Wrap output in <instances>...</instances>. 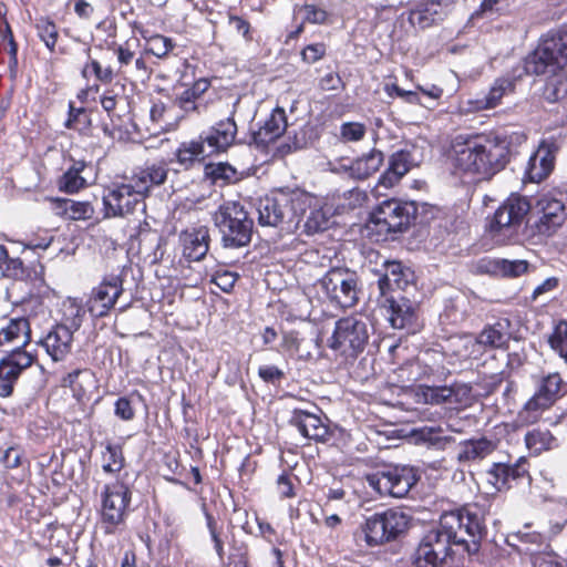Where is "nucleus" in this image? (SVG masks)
Segmentation results:
<instances>
[{
  "mask_svg": "<svg viewBox=\"0 0 567 567\" xmlns=\"http://www.w3.org/2000/svg\"><path fill=\"white\" fill-rule=\"evenodd\" d=\"M319 286L329 302L341 309L355 307L360 300V280L354 271L348 268L329 269L319 280Z\"/></svg>",
  "mask_w": 567,
  "mask_h": 567,
  "instance_id": "9d476101",
  "label": "nucleus"
},
{
  "mask_svg": "<svg viewBox=\"0 0 567 567\" xmlns=\"http://www.w3.org/2000/svg\"><path fill=\"white\" fill-rule=\"evenodd\" d=\"M549 406L543 399L534 393L517 412L516 423L518 426H529L537 423L543 413L549 410Z\"/></svg>",
  "mask_w": 567,
  "mask_h": 567,
  "instance_id": "8fccbe9b",
  "label": "nucleus"
},
{
  "mask_svg": "<svg viewBox=\"0 0 567 567\" xmlns=\"http://www.w3.org/2000/svg\"><path fill=\"white\" fill-rule=\"evenodd\" d=\"M89 399H84L83 401L73 400L63 412L64 420L70 424H81L84 420L91 419L93 408L89 406Z\"/></svg>",
  "mask_w": 567,
  "mask_h": 567,
  "instance_id": "4d7b16f0",
  "label": "nucleus"
},
{
  "mask_svg": "<svg viewBox=\"0 0 567 567\" xmlns=\"http://www.w3.org/2000/svg\"><path fill=\"white\" fill-rule=\"evenodd\" d=\"M126 465L124 447L121 443L107 442L101 452V467L104 473L117 475Z\"/></svg>",
  "mask_w": 567,
  "mask_h": 567,
  "instance_id": "09e8293b",
  "label": "nucleus"
},
{
  "mask_svg": "<svg viewBox=\"0 0 567 567\" xmlns=\"http://www.w3.org/2000/svg\"><path fill=\"white\" fill-rule=\"evenodd\" d=\"M452 0H423L409 12V21L419 29L431 28L447 16Z\"/></svg>",
  "mask_w": 567,
  "mask_h": 567,
  "instance_id": "c85d7f7f",
  "label": "nucleus"
},
{
  "mask_svg": "<svg viewBox=\"0 0 567 567\" xmlns=\"http://www.w3.org/2000/svg\"><path fill=\"white\" fill-rule=\"evenodd\" d=\"M29 488V480L16 478L14 476L8 477L3 492L7 507L21 509L23 505H28V499L31 498Z\"/></svg>",
  "mask_w": 567,
  "mask_h": 567,
  "instance_id": "49530a36",
  "label": "nucleus"
},
{
  "mask_svg": "<svg viewBox=\"0 0 567 567\" xmlns=\"http://www.w3.org/2000/svg\"><path fill=\"white\" fill-rule=\"evenodd\" d=\"M384 268V274L378 279L380 298H389L391 295L398 296V293H403L409 286L414 285V271L401 261H385Z\"/></svg>",
  "mask_w": 567,
  "mask_h": 567,
  "instance_id": "b1692460",
  "label": "nucleus"
},
{
  "mask_svg": "<svg viewBox=\"0 0 567 567\" xmlns=\"http://www.w3.org/2000/svg\"><path fill=\"white\" fill-rule=\"evenodd\" d=\"M534 213L537 216L535 223L537 231L546 236L556 233L567 219V209L564 202L550 194H544L536 199Z\"/></svg>",
  "mask_w": 567,
  "mask_h": 567,
  "instance_id": "aec40b11",
  "label": "nucleus"
},
{
  "mask_svg": "<svg viewBox=\"0 0 567 567\" xmlns=\"http://www.w3.org/2000/svg\"><path fill=\"white\" fill-rule=\"evenodd\" d=\"M174 156L185 169L193 167L196 162L210 157L199 135L197 138L182 142L174 152Z\"/></svg>",
  "mask_w": 567,
  "mask_h": 567,
  "instance_id": "c03bdc74",
  "label": "nucleus"
},
{
  "mask_svg": "<svg viewBox=\"0 0 567 567\" xmlns=\"http://www.w3.org/2000/svg\"><path fill=\"white\" fill-rule=\"evenodd\" d=\"M557 152L555 141L543 140L527 162L524 179L530 183L545 181L554 171Z\"/></svg>",
  "mask_w": 567,
  "mask_h": 567,
  "instance_id": "393cba45",
  "label": "nucleus"
},
{
  "mask_svg": "<svg viewBox=\"0 0 567 567\" xmlns=\"http://www.w3.org/2000/svg\"><path fill=\"white\" fill-rule=\"evenodd\" d=\"M411 559L414 567H437L443 564L437 553H435L423 538L414 550Z\"/></svg>",
  "mask_w": 567,
  "mask_h": 567,
  "instance_id": "13d9d810",
  "label": "nucleus"
},
{
  "mask_svg": "<svg viewBox=\"0 0 567 567\" xmlns=\"http://www.w3.org/2000/svg\"><path fill=\"white\" fill-rule=\"evenodd\" d=\"M497 449V443L485 436L460 442L456 460L461 464L480 462Z\"/></svg>",
  "mask_w": 567,
  "mask_h": 567,
  "instance_id": "4c0bfd02",
  "label": "nucleus"
},
{
  "mask_svg": "<svg viewBox=\"0 0 567 567\" xmlns=\"http://www.w3.org/2000/svg\"><path fill=\"white\" fill-rule=\"evenodd\" d=\"M70 165L55 179L59 192L75 195L89 187L90 183L83 176L90 163L85 159H76L72 156L69 158Z\"/></svg>",
  "mask_w": 567,
  "mask_h": 567,
  "instance_id": "2f4dec72",
  "label": "nucleus"
},
{
  "mask_svg": "<svg viewBox=\"0 0 567 567\" xmlns=\"http://www.w3.org/2000/svg\"><path fill=\"white\" fill-rule=\"evenodd\" d=\"M69 209L66 215V220L80 221V220H89L93 218L95 214L94 206L89 200H75L69 198Z\"/></svg>",
  "mask_w": 567,
  "mask_h": 567,
  "instance_id": "bf43d9fd",
  "label": "nucleus"
},
{
  "mask_svg": "<svg viewBox=\"0 0 567 567\" xmlns=\"http://www.w3.org/2000/svg\"><path fill=\"white\" fill-rule=\"evenodd\" d=\"M141 39L131 37L121 43L112 41L109 47L116 58L117 73L125 76L131 72L133 79L142 83L150 81L153 75V68L148 64L144 49L138 51Z\"/></svg>",
  "mask_w": 567,
  "mask_h": 567,
  "instance_id": "ddd939ff",
  "label": "nucleus"
},
{
  "mask_svg": "<svg viewBox=\"0 0 567 567\" xmlns=\"http://www.w3.org/2000/svg\"><path fill=\"white\" fill-rule=\"evenodd\" d=\"M535 393L549 406H554L567 394V383L560 373L551 372L539 379Z\"/></svg>",
  "mask_w": 567,
  "mask_h": 567,
  "instance_id": "a19ab883",
  "label": "nucleus"
},
{
  "mask_svg": "<svg viewBox=\"0 0 567 567\" xmlns=\"http://www.w3.org/2000/svg\"><path fill=\"white\" fill-rule=\"evenodd\" d=\"M84 309L75 301L63 303L61 321L58 324H63L72 332H75L82 324L84 317Z\"/></svg>",
  "mask_w": 567,
  "mask_h": 567,
  "instance_id": "6e6d98bb",
  "label": "nucleus"
},
{
  "mask_svg": "<svg viewBox=\"0 0 567 567\" xmlns=\"http://www.w3.org/2000/svg\"><path fill=\"white\" fill-rule=\"evenodd\" d=\"M383 162V153L373 148L368 154L354 159L350 165V171L355 178L365 179L377 173Z\"/></svg>",
  "mask_w": 567,
  "mask_h": 567,
  "instance_id": "de8ad7c7",
  "label": "nucleus"
},
{
  "mask_svg": "<svg viewBox=\"0 0 567 567\" xmlns=\"http://www.w3.org/2000/svg\"><path fill=\"white\" fill-rule=\"evenodd\" d=\"M486 514V505L477 502L444 512L440 517L439 526L429 530L423 539L437 553L443 563L453 556V546L462 547L470 555L476 554L480 550L481 540L487 534Z\"/></svg>",
  "mask_w": 567,
  "mask_h": 567,
  "instance_id": "f03ea898",
  "label": "nucleus"
},
{
  "mask_svg": "<svg viewBox=\"0 0 567 567\" xmlns=\"http://www.w3.org/2000/svg\"><path fill=\"white\" fill-rule=\"evenodd\" d=\"M524 443L532 456H539L559 447V440L544 427H535L524 435Z\"/></svg>",
  "mask_w": 567,
  "mask_h": 567,
  "instance_id": "79ce46f5",
  "label": "nucleus"
},
{
  "mask_svg": "<svg viewBox=\"0 0 567 567\" xmlns=\"http://www.w3.org/2000/svg\"><path fill=\"white\" fill-rule=\"evenodd\" d=\"M228 564L233 567H248V546L233 536L229 543Z\"/></svg>",
  "mask_w": 567,
  "mask_h": 567,
  "instance_id": "69168bd1",
  "label": "nucleus"
},
{
  "mask_svg": "<svg viewBox=\"0 0 567 567\" xmlns=\"http://www.w3.org/2000/svg\"><path fill=\"white\" fill-rule=\"evenodd\" d=\"M128 25L132 31L134 33H138L141 39L144 41L143 49L145 56L153 55L159 61H165L177 45L173 38L162 33L152 32L141 21H131Z\"/></svg>",
  "mask_w": 567,
  "mask_h": 567,
  "instance_id": "cd10ccee",
  "label": "nucleus"
},
{
  "mask_svg": "<svg viewBox=\"0 0 567 567\" xmlns=\"http://www.w3.org/2000/svg\"><path fill=\"white\" fill-rule=\"evenodd\" d=\"M567 65V31L548 33L538 47L526 58L528 74L546 76L543 96L555 103L567 95V79L563 73Z\"/></svg>",
  "mask_w": 567,
  "mask_h": 567,
  "instance_id": "7ed1b4c3",
  "label": "nucleus"
},
{
  "mask_svg": "<svg viewBox=\"0 0 567 567\" xmlns=\"http://www.w3.org/2000/svg\"><path fill=\"white\" fill-rule=\"evenodd\" d=\"M532 204L527 197L511 194L486 219V233L499 244H508L517 239Z\"/></svg>",
  "mask_w": 567,
  "mask_h": 567,
  "instance_id": "423d86ee",
  "label": "nucleus"
},
{
  "mask_svg": "<svg viewBox=\"0 0 567 567\" xmlns=\"http://www.w3.org/2000/svg\"><path fill=\"white\" fill-rule=\"evenodd\" d=\"M370 338L368 323L357 316L337 320L334 330L328 339V347L342 358L344 363H352L364 351Z\"/></svg>",
  "mask_w": 567,
  "mask_h": 567,
  "instance_id": "6e6552de",
  "label": "nucleus"
},
{
  "mask_svg": "<svg viewBox=\"0 0 567 567\" xmlns=\"http://www.w3.org/2000/svg\"><path fill=\"white\" fill-rule=\"evenodd\" d=\"M308 200L307 196L297 197H269L266 196L259 199L258 203V223L261 226L277 227L284 223L288 206L297 215L305 213V205Z\"/></svg>",
  "mask_w": 567,
  "mask_h": 567,
  "instance_id": "a211bd4d",
  "label": "nucleus"
},
{
  "mask_svg": "<svg viewBox=\"0 0 567 567\" xmlns=\"http://www.w3.org/2000/svg\"><path fill=\"white\" fill-rule=\"evenodd\" d=\"M204 173L213 184L223 185L236 181L237 175L236 168L226 162L206 164Z\"/></svg>",
  "mask_w": 567,
  "mask_h": 567,
  "instance_id": "864d4df0",
  "label": "nucleus"
},
{
  "mask_svg": "<svg viewBox=\"0 0 567 567\" xmlns=\"http://www.w3.org/2000/svg\"><path fill=\"white\" fill-rule=\"evenodd\" d=\"M178 241L182 247V256L188 262L203 260L210 247L209 228L204 225L188 227L178 235Z\"/></svg>",
  "mask_w": 567,
  "mask_h": 567,
  "instance_id": "a878e982",
  "label": "nucleus"
},
{
  "mask_svg": "<svg viewBox=\"0 0 567 567\" xmlns=\"http://www.w3.org/2000/svg\"><path fill=\"white\" fill-rule=\"evenodd\" d=\"M380 305L389 312V321L395 329H413L417 313L414 303L403 293L379 298Z\"/></svg>",
  "mask_w": 567,
  "mask_h": 567,
  "instance_id": "bb28decb",
  "label": "nucleus"
},
{
  "mask_svg": "<svg viewBox=\"0 0 567 567\" xmlns=\"http://www.w3.org/2000/svg\"><path fill=\"white\" fill-rule=\"evenodd\" d=\"M287 126L288 122L285 109L276 106L258 131L254 132L252 141L257 146L266 147L281 137Z\"/></svg>",
  "mask_w": 567,
  "mask_h": 567,
  "instance_id": "473e14b6",
  "label": "nucleus"
},
{
  "mask_svg": "<svg viewBox=\"0 0 567 567\" xmlns=\"http://www.w3.org/2000/svg\"><path fill=\"white\" fill-rule=\"evenodd\" d=\"M505 379V371H501L488 375L484 374L476 382V386L480 389L481 395L489 396L491 394L497 391V389L501 386Z\"/></svg>",
  "mask_w": 567,
  "mask_h": 567,
  "instance_id": "338daca9",
  "label": "nucleus"
},
{
  "mask_svg": "<svg viewBox=\"0 0 567 567\" xmlns=\"http://www.w3.org/2000/svg\"><path fill=\"white\" fill-rule=\"evenodd\" d=\"M365 134L367 126L360 122H344L340 126V138L343 142H359Z\"/></svg>",
  "mask_w": 567,
  "mask_h": 567,
  "instance_id": "774afa93",
  "label": "nucleus"
},
{
  "mask_svg": "<svg viewBox=\"0 0 567 567\" xmlns=\"http://www.w3.org/2000/svg\"><path fill=\"white\" fill-rule=\"evenodd\" d=\"M238 126L233 115L215 122L199 133L210 156L226 153L236 144Z\"/></svg>",
  "mask_w": 567,
  "mask_h": 567,
  "instance_id": "412c9836",
  "label": "nucleus"
},
{
  "mask_svg": "<svg viewBox=\"0 0 567 567\" xmlns=\"http://www.w3.org/2000/svg\"><path fill=\"white\" fill-rule=\"evenodd\" d=\"M42 537L47 540L45 548L49 553H54V550L63 551L65 546L73 547L58 523L47 524L42 530Z\"/></svg>",
  "mask_w": 567,
  "mask_h": 567,
  "instance_id": "603ef678",
  "label": "nucleus"
},
{
  "mask_svg": "<svg viewBox=\"0 0 567 567\" xmlns=\"http://www.w3.org/2000/svg\"><path fill=\"white\" fill-rule=\"evenodd\" d=\"M487 481L497 492H507L524 481L530 483V463L527 456H519L514 463L494 462L486 472Z\"/></svg>",
  "mask_w": 567,
  "mask_h": 567,
  "instance_id": "dca6fc26",
  "label": "nucleus"
},
{
  "mask_svg": "<svg viewBox=\"0 0 567 567\" xmlns=\"http://www.w3.org/2000/svg\"><path fill=\"white\" fill-rule=\"evenodd\" d=\"M146 197L127 174L116 176L105 186L102 202L106 218H124L134 214Z\"/></svg>",
  "mask_w": 567,
  "mask_h": 567,
  "instance_id": "1a4fd4ad",
  "label": "nucleus"
},
{
  "mask_svg": "<svg viewBox=\"0 0 567 567\" xmlns=\"http://www.w3.org/2000/svg\"><path fill=\"white\" fill-rule=\"evenodd\" d=\"M38 360L37 352H7L0 359V398L13 394L22 373Z\"/></svg>",
  "mask_w": 567,
  "mask_h": 567,
  "instance_id": "6ab92c4d",
  "label": "nucleus"
},
{
  "mask_svg": "<svg viewBox=\"0 0 567 567\" xmlns=\"http://www.w3.org/2000/svg\"><path fill=\"white\" fill-rule=\"evenodd\" d=\"M419 476L413 467L386 466L368 476V483L382 496L402 498L416 484Z\"/></svg>",
  "mask_w": 567,
  "mask_h": 567,
  "instance_id": "4468645a",
  "label": "nucleus"
},
{
  "mask_svg": "<svg viewBox=\"0 0 567 567\" xmlns=\"http://www.w3.org/2000/svg\"><path fill=\"white\" fill-rule=\"evenodd\" d=\"M289 424L296 427L299 433L317 443L329 445H347L350 441V434L339 426H330L319 415L301 409H295Z\"/></svg>",
  "mask_w": 567,
  "mask_h": 567,
  "instance_id": "f8f14e48",
  "label": "nucleus"
},
{
  "mask_svg": "<svg viewBox=\"0 0 567 567\" xmlns=\"http://www.w3.org/2000/svg\"><path fill=\"white\" fill-rule=\"evenodd\" d=\"M417 216V207L413 202L395 198L380 203L370 214L367 229L370 234L386 237L392 233L406 231Z\"/></svg>",
  "mask_w": 567,
  "mask_h": 567,
  "instance_id": "0eeeda50",
  "label": "nucleus"
},
{
  "mask_svg": "<svg viewBox=\"0 0 567 567\" xmlns=\"http://www.w3.org/2000/svg\"><path fill=\"white\" fill-rule=\"evenodd\" d=\"M309 343L297 330L282 331L278 352L292 360L309 361L312 359Z\"/></svg>",
  "mask_w": 567,
  "mask_h": 567,
  "instance_id": "58836bf2",
  "label": "nucleus"
},
{
  "mask_svg": "<svg viewBox=\"0 0 567 567\" xmlns=\"http://www.w3.org/2000/svg\"><path fill=\"white\" fill-rule=\"evenodd\" d=\"M124 281L125 274L122 269L118 274L104 276L102 281L91 290L86 307L92 317L104 318L109 316L124 292Z\"/></svg>",
  "mask_w": 567,
  "mask_h": 567,
  "instance_id": "2eb2a0df",
  "label": "nucleus"
},
{
  "mask_svg": "<svg viewBox=\"0 0 567 567\" xmlns=\"http://www.w3.org/2000/svg\"><path fill=\"white\" fill-rule=\"evenodd\" d=\"M133 491L127 482L116 478L105 483L101 489L100 524L105 535H115L126 529L132 512Z\"/></svg>",
  "mask_w": 567,
  "mask_h": 567,
  "instance_id": "20e7f679",
  "label": "nucleus"
},
{
  "mask_svg": "<svg viewBox=\"0 0 567 567\" xmlns=\"http://www.w3.org/2000/svg\"><path fill=\"white\" fill-rule=\"evenodd\" d=\"M91 372L86 368H75L64 373L59 384L61 388L69 389L72 394V399L75 401H83L84 399L90 400V393L86 386Z\"/></svg>",
  "mask_w": 567,
  "mask_h": 567,
  "instance_id": "37998d69",
  "label": "nucleus"
},
{
  "mask_svg": "<svg viewBox=\"0 0 567 567\" xmlns=\"http://www.w3.org/2000/svg\"><path fill=\"white\" fill-rule=\"evenodd\" d=\"M300 484L298 476L295 474L284 471L277 478V492L281 499L296 497V487Z\"/></svg>",
  "mask_w": 567,
  "mask_h": 567,
  "instance_id": "e2e57ef3",
  "label": "nucleus"
},
{
  "mask_svg": "<svg viewBox=\"0 0 567 567\" xmlns=\"http://www.w3.org/2000/svg\"><path fill=\"white\" fill-rule=\"evenodd\" d=\"M417 395H421L425 403L441 404L451 400L453 390L449 386L421 385Z\"/></svg>",
  "mask_w": 567,
  "mask_h": 567,
  "instance_id": "052dcab7",
  "label": "nucleus"
},
{
  "mask_svg": "<svg viewBox=\"0 0 567 567\" xmlns=\"http://www.w3.org/2000/svg\"><path fill=\"white\" fill-rule=\"evenodd\" d=\"M548 343L567 362V321L560 320L549 336Z\"/></svg>",
  "mask_w": 567,
  "mask_h": 567,
  "instance_id": "680f3d73",
  "label": "nucleus"
},
{
  "mask_svg": "<svg viewBox=\"0 0 567 567\" xmlns=\"http://www.w3.org/2000/svg\"><path fill=\"white\" fill-rule=\"evenodd\" d=\"M34 28L45 48L53 53L59 40V28L56 23L50 17H40L37 19Z\"/></svg>",
  "mask_w": 567,
  "mask_h": 567,
  "instance_id": "3c124183",
  "label": "nucleus"
},
{
  "mask_svg": "<svg viewBox=\"0 0 567 567\" xmlns=\"http://www.w3.org/2000/svg\"><path fill=\"white\" fill-rule=\"evenodd\" d=\"M511 326L507 318H499L493 323L485 324L475 338L476 344L485 351L507 349L512 339Z\"/></svg>",
  "mask_w": 567,
  "mask_h": 567,
  "instance_id": "7c9ffc66",
  "label": "nucleus"
},
{
  "mask_svg": "<svg viewBox=\"0 0 567 567\" xmlns=\"http://www.w3.org/2000/svg\"><path fill=\"white\" fill-rule=\"evenodd\" d=\"M63 127L75 133L81 138H91L94 135L92 111L85 106H76L74 101L68 102L66 116Z\"/></svg>",
  "mask_w": 567,
  "mask_h": 567,
  "instance_id": "e433bc0d",
  "label": "nucleus"
},
{
  "mask_svg": "<svg viewBox=\"0 0 567 567\" xmlns=\"http://www.w3.org/2000/svg\"><path fill=\"white\" fill-rule=\"evenodd\" d=\"M84 52L86 60L80 69V75L87 83L92 81V84H97L101 89L110 85L120 75L111 64L104 65L97 58L93 56L91 47H87Z\"/></svg>",
  "mask_w": 567,
  "mask_h": 567,
  "instance_id": "f704fd0d",
  "label": "nucleus"
},
{
  "mask_svg": "<svg viewBox=\"0 0 567 567\" xmlns=\"http://www.w3.org/2000/svg\"><path fill=\"white\" fill-rule=\"evenodd\" d=\"M74 332L63 324H54L39 341L53 362L65 361L72 352Z\"/></svg>",
  "mask_w": 567,
  "mask_h": 567,
  "instance_id": "c756f323",
  "label": "nucleus"
},
{
  "mask_svg": "<svg viewBox=\"0 0 567 567\" xmlns=\"http://www.w3.org/2000/svg\"><path fill=\"white\" fill-rule=\"evenodd\" d=\"M415 435L419 441L439 450H444L453 441L451 436L443 435L441 426H422L415 431Z\"/></svg>",
  "mask_w": 567,
  "mask_h": 567,
  "instance_id": "5fc2aeb1",
  "label": "nucleus"
},
{
  "mask_svg": "<svg viewBox=\"0 0 567 567\" xmlns=\"http://www.w3.org/2000/svg\"><path fill=\"white\" fill-rule=\"evenodd\" d=\"M514 136L517 141L527 138L525 134L496 132L456 136L450 151L453 174L473 181H491L509 164Z\"/></svg>",
  "mask_w": 567,
  "mask_h": 567,
  "instance_id": "f257e3e1",
  "label": "nucleus"
},
{
  "mask_svg": "<svg viewBox=\"0 0 567 567\" xmlns=\"http://www.w3.org/2000/svg\"><path fill=\"white\" fill-rule=\"evenodd\" d=\"M210 86L212 82L208 78H199L175 95L172 107H177L182 114L175 117L174 127H177L183 120L193 115L199 116L207 111L208 102L204 99Z\"/></svg>",
  "mask_w": 567,
  "mask_h": 567,
  "instance_id": "f3484780",
  "label": "nucleus"
},
{
  "mask_svg": "<svg viewBox=\"0 0 567 567\" xmlns=\"http://www.w3.org/2000/svg\"><path fill=\"white\" fill-rule=\"evenodd\" d=\"M310 202L308 200L306 203ZM308 206L310 212L305 220L303 230L307 235H315L318 233H322L330 228L331 217H332V208L327 204H315L313 206L306 204L305 207Z\"/></svg>",
  "mask_w": 567,
  "mask_h": 567,
  "instance_id": "a18cd8bd",
  "label": "nucleus"
},
{
  "mask_svg": "<svg viewBox=\"0 0 567 567\" xmlns=\"http://www.w3.org/2000/svg\"><path fill=\"white\" fill-rule=\"evenodd\" d=\"M169 163L164 157L147 159L142 165L134 167L127 175L147 198L155 188L167 182L171 171Z\"/></svg>",
  "mask_w": 567,
  "mask_h": 567,
  "instance_id": "4be33fe9",
  "label": "nucleus"
},
{
  "mask_svg": "<svg viewBox=\"0 0 567 567\" xmlns=\"http://www.w3.org/2000/svg\"><path fill=\"white\" fill-rule=\"evenodd\" d=\"M413 166L412 153L408 150H399L389 158V166L380 176L379 184L384 187H392L410 172Z\"/></svg>",
  "mask_w": 567,
  "mask_h": 567,
  "instance_id": "ea45409f",
  "label": "nucleus"
},
{
  "mask_svg": "<svg viewBox=\"0 0 567 567\" xmlns=\"http://www.w3.org/2000/svg\"><path fill=\"white\" fill-rule=\"evenodd\" d=\"M1 261L4 264V277L40 286L44 284L45 267L41 261L37 260L25 266L20 258H12L9 255Z\"/></svg>",
  "mask_w": 567,
  "mask_h": 567,
  "instance_id": "72a5a7b5",
  "label": "nucleus"
},
{
  "mask_svg": "<svg viewBox=\"0 0 567 567\" xmlns=\"http://www.w3.org/2000/svg\"><path fill=\"white\" fill-rule=\"evenodd\" d=\"M410 516L399 508L377 512L365 518L362 525L364 539L369 546H378L395 540L409 528Z\"/></svg>",
  "mask_w": 567,
  "mask_h": 567,
  "instance_id": "9b49d317",
  "label": "nucleus"
},
{
  "mask_svg": "<svg viewBox=\"0 0 567 567\" xmlns=\"http://www.w3.org/2000/svg\"><path fill=\"white\" fill-rule=\"evenodd\" d=\"M228 23L234 27L235 31L243 37L245 42L250 43L254 40V29L251 23L244 17L234 13L233 8H228Z\"/></svg>",
  "mask_w": 567,
  "mask_h": 567,
  "instance_id": "0e129e2a",
  "label": "nucleus"
},
{
  "mask_svg": "<svg viewBox=\"0 0 567 567\" xmlns=\"http://www.w3.org/2000/svg\"><path fill=\"white\" fill-rule=\"evenodd\" d=\"M522 79V73L516 74L515 70L497 78L487 94L477 101L480 110L495 109L502 103L505 95L514 94L517 82Z\"/></svg>",
  "mask_w": 567,
  "mask_h": 567,
  "instance_id": "c9c22d12",
  "label": "nucleus"
},
{
  "mask_svg": "<svg viewBox=\"0 0 567 567\" xmlns=\"http://www.w3.org/2000/svg\"><path fill=\"white\" fill-rule=\"evenodd\" d=\"M32 329L29 318L21 316L9 318L0 327V352H30Z\"/></svg>",
  "mask_w": 567,
  "mask_h": 567,
  "instance_id": "5701e85b",
  "label": "nucleus"
},
{
  "mask_svg": "<svg viewBox=\"0 0 567 567\" xmlns=\"http://www.w3.org/2000/svg\"><path fill=\"white\" fill-rule=\"evenodd\" d=\"M213 221L220 234L223 247L241 248L250 244L254 219L240 202L227 200L220 204L213 215Z\"/></svg>",
  "mask_w": 567,
  "mask_h": 567,
  "instance_id": "39448f33",
  "label": "nucleus"
}]
</instances>
